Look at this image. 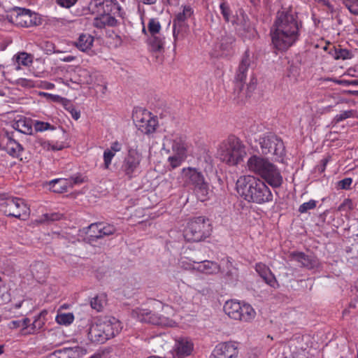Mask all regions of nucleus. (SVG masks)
Instances as JSON below:
<instances>
[{"label":"nucleus","instance_id":"5fc2aeb1","mask_svg":"<svg viewBox=\"0 0 358 358\" xmlns=\"http://www.w3.org/2000/svg\"><path fill=\"white\" fill-rule=\"evenodd\" d=\"M103 24H108L110 26H115L117 23L116 19L109 15H106L103 16Z\"/></svg>","mask_w":358,"mask_h":358},{"label":"nucleus","instance_id":"de8ad7c7","mask_svg":"<svg viewBox=\"0 0 358 358\" xmlns=\"http://www.w3.org/2000/svg\"><path fill=\"white\" fill-rule=\"evenodd\" d=\"M53 128L54 127L48 122L38 121L35 124V130L36 131H44L48 129H53Z\"/></svg>","mask_w":358,"mask_h":358},{"label":"nucleus","instance_id":"603ef678","mask_svg":"<svg viewBox=\"0 0 358 358\" xmlns=\"http://www.w3.org/2000/svg\"><path fill=\"white\" fill-rule=\"evenodd\" d=\"M17 83L24 87H33L34 86V82L31 80L26 78H20L17 80Z\"/></svg>","mask_w":358,"mask_h":358},{"label":"nucleus","instance_id":"dca6fc26","mask_svg":"<svg viewBox=\"0 0 358 358\" xmlns=\"http://www.w3.org/2000/svg\"><path fill=\"white\" fill-rule=\"evenodd\" d=\"M193 343L186 338H179L176 340L173 349V358H185L192 353Z\"/></svg>","mask_w":358,"mask_h":358},{"label":"nucleus","instance_id":"1a4fd4ad","mask_svg":"<svg viewBox=\"0 0 358 358\" xmlns=\"http://www.w3.org/2000/svg\"><path fill=\"white\" fill-rule=\"evenodd\" d=\"M6 19L10 23L22 27H30L36 24V17L29 10L15 7L6 13Z\"/></svg>","mask_w":358,"mask_h":358},{"label":"nucleus","instance_id":"20e7f679","mask_svg":"<svg viewBox=\"0 0 358 358\" xmlns=\"http://www.w3.org/2000/svg\"><path fill=\"white\" fill-rule=\"evenodd\" d=\"M252 61V57L250 56L249 50H245L236 72L234 92L237 93L238 98L241 99H243L244 97H250L252 92L256 89L257 79L251 74L250 82L247 84L246 89L244 90V83L249 74Z\"/></svg>","mask_w":358,"mask_h":358},{"label":"nucleus","instance_id":"7c9ffc66","mask_svg":"<svg viewBox=\"0 0 358 358\" xmlns=\"http://www.w3.org/2000/svg\"><path fill=\"white\" fill-rule=\"evenodd\" d=\"M329 53L335 59H348L352 57V52L347 49L334 48Z\"/></svg>","mask_w":358,"mask_h":358},{"label":"nucleus","instance_id":"a211bd4d","mask_svg":"<svg viewBox=\"0 0 358 358\" xmlns=\"http://www.w3.org/2000/svg\"><path fill=\"white\" fill-rule=\"evenodd\" d=\"M6 150L9 155L17 158L20 161L27 159L26 153L22 145L11 137H8Z\"/></svg>","mask_w":358,"mask_h":358},{"label":"nucleus","instance_id":"79ce46f5","mask_svg":"<svg viewBox=\"0 0 358 358\" xmlns=\"http://www.w3.org/2000/svg\"><path fill=\"white\" fill-rule=\"evenodd\" d=\"M183 159L184 155L180 153L173 156H170L168 159L169 162H170V165L173 169L179 166L182 162L183 161Z\"/></svg>","mask_w":358,"mask_h":358},{"label":"nucleus","instance_id":"cd10ccee","mask_svg":"<svg viewBox=\"0 0 358 358\" xmlns=\"http://www.w3.org/2000/svg\"><path fill=\"white\" fill-rule=\"evenodd\" d=\"M69 185V180L65 178H58L50 182V189L57 193L66 192Z\"/></svg>","mask_w":358,"mask_h":358},{"label":"nucleus","instance_id":"338daca9","mask_svg":"<svg viewBox=\"0 0 358 358\" xmlns=\"http://www.w3.org/2000/svg\"><path fill=\"white\" fill-rule=\"evenodd\" d=\"M144 4L152 5L155 4L157 0H141Z\"/></svg>","mask_w":358,"mask_h":358},{"label":"nucleus","instance_id":"680f3d73","mask_svg":"<svg viewBox=\"0 0 358 358\" xmlns=\"http://www.w3.org/2000/svg\"><path fill=\"white\" fill-rule=\"evenodd\" d=\"M104 3V0H91L90 3V7L99 8Z\"/></svg>","mask_w":358,"mask_h":358},{"label":"nucleus","instance_id":"4d7b16f0","mask_svg":"<svg viewBox=\"0 0 358 358\" xmlns=\"http://www.w3.org/2000/svg\"><path fill=\"white\" fill-rule=\"evenodd\" d=\"M42 324L43 323L40 319L35 320L34 321V322L32 323V327H31L32 331H29V333L32 334V333H34V331L36 330L40 329L42 327Z\"/></svg>","mask_w":358,"mask_h":358},{"label":"nucleus","instance_id":"9b49d317","mask_svg":"<svg viewBox=\"0 0 358 358\" xmlns=\"http://www.w3.org/2000/svg\"><path fill=\"white\" fill-rule=\"evenodd\" d=\"M141 162V155L135 150H129L123 161L121 170L128 178L131 179L137 171Z\"/></svg>","mask_w":358,"mask_h":358},{"label":"nucleus","instance_id":"37998d69","mask_svg":"<svg viewBox=\"0 0 358 358\" xmlns=\"http://www.w3.org/2000/svg\"><path fill=\"white\" fill-rule=\"evenodd\" d=\"M344 3L351 13L358 15V0H345Z\"/></svg>","mask_w":358,"mask_h":358},{"label":"nucleus","instance_id":"aec40b11","mask_svg":"<svg viewBox=\"0 0 358 358\" xmlns=\"http://www.w3.org/2000/svg\"><path fill=\"white\" fill-rule=\"evenodd\" d=\"M194 264H196V266H194V269L197 270L198 271L205 273L207 274H215L220 271V265L215 262L203 260L201 262H194Z\"/></svg>","mask_w":358,"mask_h":358},{"label":"nucleus","instance_id":"4c0bfd02","mask_svg":"<svg viewBox=\"0 0 358 358\" xmlns=\"http://www.w3.org/2000/svg\"><path fill=\"white\" fill-rule=\"evenodd\" d=\"M14 128L23 134L31 133L32 128L31 126L27 123L24 120H19L14 124Z\"/></svg>","mask_w":358,"mask_h":358},{"label":"nucleus","instance_id":"864d4df0","mask_svg":"<svg viewBox=\"0 0 358 358\" xmlns=\"http://www.w3.org/2000/svg\"><path fill=\"white\" fill-rule=\"evenodd\" d=\"M44 217L47 221H56L59 220L62 217V215L57 213H53L50 214L44 215Z\"/></svg>","mask_w":358,"mask_h":358},{"label":"nucleus","instance_id":"58836bf2","mask_svg":"<svg viewBox=\"0 0 358 358\" xmlns=\"http://www.w3.org/2000/svg\"><path fill=\"white\" fill-rule=\"evenodd\" d=\"M220 8L224 20L227 22H234V17L231 16V11L229 6L226 2H222L220 5Z\"/></svg>","mask_w":358,"mask_h":358},{"label":"nucleus","instance_id":"39448f33","mask_svg":"<svg viewBox=\"0 0 358 358\" xmlns=\"http://www.w3.org/2000/svg\"><path fill=\"white\" fill-rule=\"evenodd\" d=\"M245 145L236 138H230L223 143L219 150L220 159L229 165L234 166L243 161L246 156Z\"/></svg>","mask_w":358,"mask_h":358},{"label":"nucleus","instance_id":"c9c22d12","mask_svg":"<svg viewBox=\"0 0 358 358\" xmlns=\"http://www.w3.org/2000/svg\"><path fill=\"white\" fill-rule=\"evenodd\" d=\"M161 24L157 19H150L148 24V31L149 32L150 36L161 34Z\"/></svg>","mask_w":358,"mask_h":358},{"label":"nucleus","instance_id":"f8f14e48","mask_svg":"<svg viewBox=\"0 0 358 358\" xmlns=\"http://www.w3.org/2000/svg\"><path fill=\"white\" fill-rule=\"evenodd\" d=\"M238 349L234 342H224L217 344L210 358H237Z\"/></svg>","mask_w":358,"mask_h":358},{"label":"nucleus","instance_id":"4be33fe9","mask_svg":"<svg viewBox=\"0 0 358 358\" xmlns=\"http://www.w3.org/2000/svg\"><path fill=\"white\" fill-rule=\"evenodd\" d=\"M220 272L222 273L223 278L229 283L237 282L238 280V268L232 264L229 259L226 261L225 268L223 270L220 268Z\"/></svg>","mask_w":358,"mask_h":358},{"label":"nucleus","instance_id":"c756f323","mask_svg":"<svg viewBox=\"0 0 358 358\" xmlns=\"http://www.w3.org/2000/svg\"><path fill=\"white\" fill-rule=\"evenodd\" d=\"M35 145H38L41 146L44 150H61L64 148V145L62 143L56 144H52L48 141H46L43 138H38L36 140Z\"/></svg>","mask_w":358,"mask_h":358},{"label":"nucleus","instance_id":"3c124183","mask_svg":"<svg viewBox=\"0 0 358 358\" xmlns=\"http://www.w3.org/2000/svg\"><path fill=\"white\" fill-rule=\"evenodd\" d=\"M78 0H56L57 3L61 7L70 8L74 6Z\"/></svg>","mask_w":358,"mask_h":358},{"label":"nucleus","instance_id":"69168bd1","mask_svg":"<svg viewBox=\"0 0 358 358\" xmlns=\"http://www.w3.org/2000/svg\"><path fill=\"white\" fill-rule=\"evenodd\" d=\"M22 322L21 323V326L22 327H23L24 329H26L29 326V324L30 322V320L29 318H24L22 320H20Z\"/></svg>","mask_w":358,"mask_h":358},{"label":"nucleus","instance_id":"ddd939ff","mask_svg":"<svg viewBox=\"0 0 358 358\" xmlns=\"http://www.w3.org/2000/svg\"><path fill=\"white\" fill-rule=\"evenodd\" d=\"M291 260L296 261L301 264V267L307 269L318 268L320 262L313 255H306L302 252H293L289 254Z\"/></svg>","mask_w":358,"mask_h":358},{"label":"nucleus","instance_id":"ea45409f","mask_svg":"<svg viewBox=\"0 0 358 358\" xmlns=\"http://www.w3.org/2000/svg\"><path fill=\"white\" fill-rule=\"evenodd\" d=\"M99 231L101 238L113 234L116 231V228L111 224L99 223Z\"/></svg>","mask_w":358,"mask_h":358},{"label":"nucleus","instance_id":"c03bdc74","mask_svg":"<svg viewBox=\"0 0 358 358\" xmlns=\"http://www.w3.org/2000/svg\"><path fill=\"white\" fill-rule=\"evenodd\" d=\"M316 201L313 199L308 202H305L299 206V212L301 213H305L309 210L314 209L316 207Z\"/></svg>","mask_w":358,"mask_h":358},{"label":"nucleus","instance_id":"f3484780","mask_svg":"<svg viewBox=\"0 0 358 358\" xmlns=\"http://www.w3.org/2000/svg\"><path fill=\"white\" fill-rule=\"evenodd\" d=\"M87 336L88 338L93 343H103L107 341V337L99 319L95 323L91 324Z\"/></svg>","mask_w":358,"mask_h":358},{"label":"nucleus","instance_id":"052dcab7","mask_svg":"<svg viewBox=\"0 0 358 358\" xmlns=\"http://www.w3.org/2000/svg\"><path fill=\"white\" fill-rule=\"evenodd\" d=\"M83 182V180L80 176H72L69 180V185L70 184L71 185L73 184H80V183H82Z\"/></svg>","mask_w":358,"mask_h":358},{"label":"nucleus","instance_id":"e2e57ef3","mask_svg":"<svg viewBox=\"0 0 358 358\" xmlns=\"http://www.w3.org/2000/svg\"><path fill=\"white\" fill-rule=\"evenodd\" d=\"M69 112L71 115V117L77 120L80 118V111L77 110L76 109L72 108L71 110H69Z\"/></svg>","mask_w":358,"mask_h":358},{"label":"nucleus","instance_id":"412c9836","mask_svg":"<svg viewBox=\"0 0 358 358\" xmlns=\"http://www.w3.org/2000/svg\"><path fill=\"white\" fill-rule=\"evenodd\" d=\"M139 320L141 322L150 323L155 325L163 326L168 324L167 319L165 317L161 316L157 313L152 312L141 313V317H139Z\"/></svg>","mask_w":358,"mask_h":358},{"label":"nucleus","instance_id":"13d9d810","mask_svg":"<svg viewBox=\"0 0 358 358\" xmlns=\"http://www.w3.org/2000/svg\"><path fill=\"white\" fill-rule=\"evenodd\" d=\"M122 149V145L118 141H115L111 143L109 150H112L115 155L116 152H120Z\"/></svg>","mask_w":358,"mask_h":358},{"label":"nucleus","instance_id":"0e129e2a","mask_svg":"<svg viewBox=\"0 0 358 358\" xmlns=\"http://www.w3.org/2000/svg\"><path fill=\"white\" fill-rule=\"evenodd\" d=\"M22 322L20 320H14L10 322V327L13 329H17L21 327Z\"/></svg>","mask_w":358,"mask_h":358},{"label":"nucleus","instance_id":"a19ab883","mask_svg":"<svg viewBox=\"0 0 358 358\" xmlns=\"http://www.w3.org/2000/svg\"><path fill=\"white\" fill-rule=\"evenodd\" d=\"M355 112L353 110L342 111L340 114L336 115L334 118V122L336 124L347 118L355 116Z\"/></svg>","mask_w":358,"mask_h":358},{"label":"nucleus","instance_id":"774afa93","mask_svg":"<svg viewBox=\"0 0 358 358\" xmlns=\"http://www.w3.org/2000/svg\"><path fill=\"white\" fill-rule=\"evenodd\" d=\"M35 268H44V265L42 262H38L37 264H36L32 269V272L34 273V271L35 269Z\"/></svg>","mask_w":358,"mask_h":358},{"label":"nucleus","instance_id":"6e6d98bb","mask_svg":"<svg viewBox=\"0 0 358 358\" xmlns=\"http://www.w3.org/2000/svg\"><path fill=\"white\" fill-rule=\"evenodd\" d=\"M331 159V156H327L321 160V164L318 166V171L322 173L326 169V166Z\"/></svg>","mask_w":358,"mask_h":358},{"label":"nucleus","instance_id":"7ed1b4c3","mask_svg":"<svg viewBox=\"0 0 358 358\" xmlns=\"http://www.w3.org/2000/svg\"><path fill=\"white\" fill-rule=\"evenodd\" d=\"M248 170L264 179L273 187H278L282 183V177L278 168L261 156L252 155L247 162Z\"/></svg>","mask_w":358,"mask_h":358},{"label":"nucleus","instance_id":"4468645a","mask_svg":"<svg viewBox=\"0 0 358 358\" xmlns=\"http://www.w3.org/2000/svg\"><path fill=\"white\" fill-rule=\"evenodd\" d=\"M142 115V117L136 120V126L138 129L145 134L155 132L158 124L157 120L152 117L149 113H143Z\"/></svg>","mask_w":358,"mask_h":358},{"label":"nucleus","instance_id":"5701e85b","mask_svg":"<svg viewBox=\"0 0 358 358\" xmlns=\"http://www.w3.org/2000/svg\"><path fill=\"white\" fill-rule=\"evenodd\" d=\"M193 10L189 6H183L182 12L178 13L173 20L175 27H187V20L193 15Z\"/></svg>","mask_w":358,"mask_h":358},{"label":"nucleus","instance_id":"a18cd8bd","mask_svg":"<svg viewBox=\"0 0 358 358\" xmlns=\"http://www.w3.org/2000/svg\"><path fill=\"white\" fill-rule=\"evenodd\" d=\"M352 183L351 178H345L337 182V188L340 189H349Z\"/></svg>","mask_w":358,"mask_h":358},{"label":"nucleus","instance_id":"e433bc0d","mask_svg":"<svg viewBox=\"0 0 358 358\" xmlns=\"http://www.w3.org/2000/svg\"><path fill=\"white\" fill-rule=\"evenodd\" d=\"M99 229V223H93L89 226L87 234L90 241L101 238V235Z\"/></svg>","mask_w":358,"mask_h":358},{"label":"nucleus","instance_id":"8fccbe9b","mask_svg":"<svg viewBox=\"0 0 358 358\" xmlns=\"http://www.w3.org/2000/svg\"><path fill=\"white\" fill-rule=\"evenodd\" d=\"M242 20L240 21L239 19L237 20V21H235L234 20V22L233 24H236L237 27H238V30H241V29H243V30H245V29H248L249 28V23L248 22L245 20V16L243 15H242Z\"/></svg>","mask_w":358,"mask_h":358},{"label":"nucleus","instance_id":"c85d7f7f","mask_svg":"<svg viewBox=\"0 0 358 358\" xmlns=\"http://www.w3.org/2000/svg\"><path fill=\"white\" fill-rule=\"evenodd\" d=\"M77 351L71 348H64L52 352L49 358H76Z\"/></svg>","mask_w":358,"mask_h":358},{"label":"nucleus","instance_id":"0eeeda50","mask_svg":"<svg viewBox=\"0 0 358 358\" xmlns=\"http://www.w3.org/2000/svg\"><path fill=\"white\" fill-rule=\"evenodd\" d=\"M223 309L230 318L246 322L253 320L256 315V312L250 305L241 304L236 300L226 301Z\"/></svg>","mask_w":358,"mask_h":358},{"label":"nucleus","instance_id":"a878e982","mask_svg":"<svg viewBox=\"0 0 358 358\" xmlns=\"http://www.w3.org/2000/svg\"><path fill=\"white\" fill-rule=\"evenodd\" d=\"M17 198H7L0 205L1 210L7 216L15 217L17 213L16 206Z\"/></svg>","mask_w":358,"mask_h":358},{"label":"nucleus","instance_id":"473e14b6","mask_svg":"<svg viewBox=\"0 0 358 358\" xmlns=\"http://www.w3.org/2000/svg\"><path fill=\"white\" fill-rule=\"evenodd\" d=\"M105 303L106 295L102 294L100 295H96V296L93 297L90 301V306L93 309L99 312L102 310Z\"/></svg>","mask_w":358,"mask_h":358},{"label":"nucleus","instance_id":"72a5a7b5","mask_svg":"<svg viewBox=\"0 0 358 358\" xmlns=\"http://www.w3.org/2000/svg\"><path fill=\"white\" fill-rule=\"evenodd\" d=\"M15 60L18 66L23 65L27 66L32 63V56L24 52H20L15 56ZM17 69H20V66H17Z\"/></svg>","mask_w":358,"mask_h":358},{"label":"nucleus","instance_id":"393cba45","mask_svg":"<svg viewBox=\"0 0 358 358\" xmlns=\"http://www.w3.org/2000/svg\"><path fill=\"white\" fill-rule=\"evenodd\" d=\"M149 48L153 52L162 53L164 50V37L162 34L150 36L148 39Z\"/></svg>","mask_w":358,"mask_h":358},{"label":"nucleus","instance_id":"423d86ee","mask_svg":"<svg viewBox=\"0 0 358 358\" xmlns=\"http://www.w3.org/2000/svg\"><path fill=\"white\" fill-rule=\"evenodd\" d=\"M211 231L210 220L200 216L189 222L184 231V237L187 241L199 242L208 237Z\"/></svg>","mask_w":358,"mask_h":358},{"label":"nucleus","instance_id":"49530a36","mask_svg":"<svg viewBox=\"0 0 358 358\" xmlns=\"http://www.w3.org/2000/svg\"><path fill=\"white\" fill-rule=\"evenodd\" d=\"M115 156L114 152L112 150L106 149L103 152V161L105 169H108L111 164L112 159Z\"/></svg>","mask_w":358,"mask_h":358},{"label":"nucleus","instance_id":"6e6552de","mask_svg":"<svg viewBox=\"0 0 358 358\" xmlns=\"http://www.w3.org/2000/svg\"><path fill=\"white\" fill-rule=\"evenodd\" d=\"M258 141L263 155H272L279 159L285 154L282 140L275 134H264L259 138Z\"/></svg>","mask_w":358,"mask_h":358},{"label":"nucleus","instance_id":"9d476101","mask_svg":"<svg viewBox=\"0 0 358 358\" xmlns=\"http://www.w3.org/2000/svg\"><path fill=\"white\" fill-rule=\"evenodd\" d=\"M186 182L194 186V190L201 195H206L208 191V185L205 181L203 174L196 169L188 168L184 169Z\"/></svg>","mask_w":358,"mask_h":358},{"label":"nucleus","instance_id":"f704fd0d","mask_svg":"<svg viewBox=\"0 0 358 358\" xmlns=\"http://www.w3.org/2000/svg\"><path fill=\"white\" fill-rule=\"evenodd\" d=\"M235 42L234 37L231 34L223 36L220 42V47L222 50H229Z\"/></svg>","mask_w":358,"mask_h":358},{"label":"nucleus","instance_id":"6ab92c4d","mask_svg":"<svg viewBox=\"0 0 358 358\" xmlns=\"http://www.w3.org/2000/svg\"><path fill=\"white\" fill-rule=\"evenodd\" d=\"M255 271L264 281L272 287H275L278 285V282L275 275L273 274L268 266L259 262L257 263L255 266Z\"/></svg>","mask_w":358,"mask_h":358},{"label":"nucleus","instance_id":"f257e3e1","mask_svg":"<svg viewBox=\"0 0 358 358\" xmlns=\"http://www.w3.org/2000/svg\"><path fill=\"white\" fill-rule=\"evenodd\" d=\"M270 35L275 50L285 52L292 47L299 37V26L295 13L290 9L279 10Z\"/></svg>","mask_w":358,"mask_h":358},{"label":"nucleus","instance_id":"bf43d9fd","mask_svg":"<svg viewBox=\"0 0 358 358\" xmlns=\"http://www.w3.org/2000/svg\"><path fill=\"white\" fill-rule=\"evenodd\" d=\"M336 83L339 85H358V80H336Z\"/></svg>","mask_w":358,"mask_h":358},{"label":"nucleus","instance_id":"2f4dec72","mask_svg":"<svg viewBox=\"0 0 358 358\" xmlns=\"http://www.w3.org/2000/svg\"><path fill=\"white\" fill-rule=\"evenodd\" d=\"M55 320L59 324L67 326L73 322L74 315L71 313H58L55 317Z\"/></svg>","mask_w":358,"mask_h":358},{"label":"nucleus","instance_id":"b1692460","mask_svg":"<svg viewBox=\"0 0 358 358\" xmlns=\"http://www.w3.org/2000/svg\"><path fill=\"white\" fill-rule=\"evenodd\" d=\"M94 37L90 34L83 33L80 34L77 41H75V46L82 52H87L93 45Z\"/></svg>","mask_w":358,"mask_h":358},{"label":"nucleus","instance_id":"2eb2a0df","mask_svg":"<svg viewBox=\"0 0 358 358\" xmlns=\"http://www.w3.org/2000/svg\"><path fill=\"white\" fill-rule=\"evenodd\" d=\"M107 341L118 334L122 329L121 322L114 317H105L99 319Z\"/></svg>","mask_w":358,"mask_h":358},{"label":"nucleus","instance_id":"bb28decb","mask_svg":"<svg viewBox=\"0 0 358 358\" xmlns=\"http://www.w3.org/2000/svg\"><path fill=\"white\" fill-rule=\"evenodd\" d=\"M16 210L17 213L14 217L26 220L29 215V208L24 202V201L20 198H17Z\"/></svg>","mask_w":358,"mask_h":358},{"label":"nucleus","instance_id":"f03ea898","mask_svg":"<svg viewBox=\"0 0 358 358\" xmlns=\"http://www.w3.org/2000/svg\"><path fill=\"white\" fill-rule=\"evenodd\" d=\"M238 193L247 201L263 204L273 200L271 189L265 182L254 176H241L236 182Z\"/></svg>","mask_w":358,"mask_h":358},{"label":"nucleus","instance_id":"09e8293b","mask_svg":"<svg viewBox=\"0 0 358 358\" xmlns=\"http://www.w3.org/2000/svg\"><path fill=\"white\" fill-rule=\"evenodd\" d=\"M186 28H184L182 27H175L174 26V23H173V38H174V42H173V46H174V50L176 49V41L178 39V37H179V35L181 32L185 31Z\"/></svg>","mask_w":358,"mask_h":358}]
</instances>
